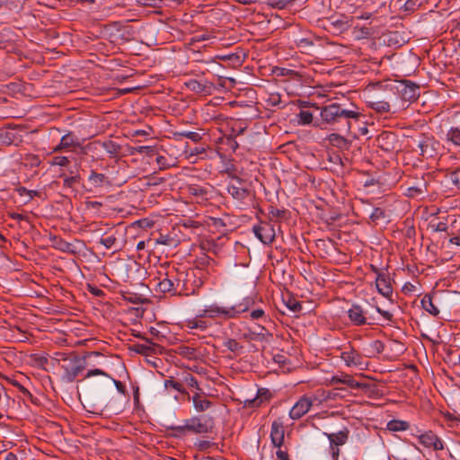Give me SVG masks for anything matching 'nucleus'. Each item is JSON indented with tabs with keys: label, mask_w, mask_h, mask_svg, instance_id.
<instances>
[{
	"label": "nucleus",
	"mask_w": 460,
	"mask_h": 460,
	"mask_svg": "<svg viewBox=\"0 0 460 460\" xmlns=\"http://www.w3.org/2000/svg\"><path fill=\"white\" fill-rule=\"evenodd\" d=\"M320 115L323 122L332 126V130L341 131L346 134L350 132V120L358 121L362 116L359 111L346 109L337 102L322 107Z\"/></svg>",
	"instance_id": "obj_1"
},
{
	"label": "nucleus",
	"mask_w": 460,
	"mask_h": 460,
	"mask_svg": "<svg viewBox=\"0 0 460 460\" xmlns=\"http://www.w3.org/2000/svg\"><path fill=\"white\" fill-rule=\"evenodd\" d=\"M102 354L97 351L87 352L80 357L76 352H56L51 358V361L57 363L63 370L62 378L66 382H74L76 376L85 369L87 366L86 359L91 356L99 357Z\"/></svg>",
	"instance_id": "obj_2"
},
{
	"label": "nucleus",
	"mask_w": 460,
	"mask_h": 460,
	"mask_svg": "<svg viewBox=\"0 0 460 460\" xmlns=\"http://www.w3.org/2000/svg\"><path fill=\"white\" fill-rule=\"evenodd\" d=\"M214 427V418L208 414H203L186 420L183 425L170 426L168 429L173 431L172 436L179 438L184 436L187 432L194 434L208 433L213 430Z\"/></svg>",
	"instance_id": "obj_3"
},
{
	"label": "nucleus",
	"mask_w": 460,
	"mask_h": 460,
	"mask_svg": "<svg viewBox=\"0 0 460 460\" xmlns=\"http://www.w3.org/2000/svg\"><path fill=\"white\" fill-rule=\"evenodd\" d=\"M385 89L404 102H413L420 97L419 84L410 80H394L385 84Z\"/></svg>",
	"instance_id": "obj_4"
},
{
	"label": "nucleus",
	"mask_w": 460,
	"mask_h": 460,
	"mask_svg": "<svg viewBox=\"0 0 460 460\" xmlns=\"http://www.w3.org/2000/svg\"><path fill=\"white\" fill-rule=\"evenodd\" d=\"M23 141L22 130L13 127L0 128V143L18 146Z\"/></svg>",
	"instance_id": "obj_5"
},
{
	"label": "nucleus",
	"mask_w": 460,
	"mask_h": 460,
	"mask_svg": "<svg viewBox=\"0 0 460 460\" xmlns=\"http://www.w3.org/2000/svg\"><path fill=\"white\" fill-rule=\"evenodd\" d=\"M51 246L63 252H67L72 255H76L80 252L83 246V242L75 240L74 243H68L59 236H50Z\"/></svg>",
	"instance_id": "obj_6"
},
{
	"label": "nucleus",
	"mask_w": 460,
	"mask_h": 460,
	"mask_svg": "<svg viewBox=\"0 0 460 460\" xmlns=\"http://www.w3.org/2000/svg\"><path fill=\"white\" fill-rule=\"evenodd\" d=\"M376 141L377 146L387 153L394 151L399 146L398 136L391 131H383L377 136Z\"/></svg>",
	"instance_id": "obj_7"
},
{
	"label": "nucleus",
	"mask_w": 460,
	"mask_h": 460,
	"mask_svg": "<svg viewBox=\"0 0 460 460\" xmlns=\"http://www.w3.org/2000/svg\"><path fill=\"white\" fill-rule=\"evenodd\" d=\"M323 27L325 30L333 34H341L349 29L350 23L347 16L341 15L337 18H327L324 22Z\"/></svg>",
	"instance_id": "obj_8"
},
{
	"label": "nucleus",
	"mask_w": 460,
	"mask_h": 460,
	"mask_svg": "<svg viewBox=\"0 0 460 460\" xmlns=\"http://www.w3.org/2000/svg\"><path fill=\"white\" fill-rule=\"evenodd\" d=\"M418 147L420 150V155L426 158H431L438 155L439 142L433 137L423 135L418 143Z\"/></svg>",
	"instance_id": "obj_9"
},
{
	"label": "nucleus",
	"mask_w": 460,
	"mask_h": 460,
	"mask_svg": "<svg viewBox=\"0 0 460 460\" xmlns=\"http://www.w3.org/2000/svg\"><path fill=\"white\" fill-rule=\"evenodd\" d=\"M313 405V401L306 395H303L289 411L292 420H299L306 414Z\"/></svg>",
	"instance_id": "obj_10"
},
{
	"label": "nucleus",
	"mask_w": 460,
	"mask_h": 460,
	"mask_svg": "<svg viewBox=\"0 0 460 460\" xmlns=\"http://www.w3.org/2000/svg\"><path fill=\"white\" fill-rule=\"evenodd\" d=\"M252 231L255 236L265 244H270L274 241L275 231L273 226L270 224L254 226Z\"/></svg>",
	"instance_id": "obj_11"
},
{
	"label": "nucleus",
	"mask_w": 460,
	"mask_h": 460,
	"mask_svg": "<svg viewBox=\"0 0 460 460\" xmlns=\"http://www.w3.org/2000/svg\"><path fill=\"white\" fill-rule=\"evenodd\" d=\"M419 442L428 448H433L435 451L444 449L443 441L432 431H427L419 437Z\"/></svg>",
	"instance_id": "obj_12"
},
{
	"label": "nucleus",
	"mask_w": 460,
	"mask_h": 460,
	"mask_svg": "<svg viewBox=\"0 0 460 460\" xmlns=\"http://www.w3.org/2000/svg\"><path fill=\"white\" fill-rule=\"evenodd\" d=\"M348 316L350 322L356 326L372 324V323L367 322L366 312L359 305H352L351 308L348 311Z\"/></svg>",
	"instance_id": "obj_13"
},
{
	"label": "nucleus",
	"mask_w": 460,
	"mask_h": 460,
	"mask_svg": "<svg viewBox=\"0 0 460 460\" xmlns=\"http://www.w3.org/2000/svg\"><path fill=\"white\" fill-rule=\"evenodd\" d=\"M284 424L280 419L275 420L271 424L270 439L276 447H280L284 443Z\"/></svg>",
	"instance_id": "obj_14"
},
{
	"label": "nucleus",
	"mask_w": 460,
	"mask_h": 460,
	"mask_svg": "<svg viewBox=\"0 0 460 460\" xmlns=\"http://www.w3.org/2000/svg\"><path fill=\"white\" fill-rule=\"evenodd\" d=\"M376 286L377 291L385 297L390 298L393 295V287L390 278L385 273H378L376 279Z\"/></svg>",
	"instance_id": "obj_15"
},
{
	"label": "nucleus",
	"mask_w": 460,
	"mask_h": 460,
	"mask_svg": "<svg viewBox=\"0 0 460 460\" xmlns=\"http://www.w3.org/2000/svg\"><path fill=\"white\" fill-rule=\"evenodd\" d=\"M398 97L386 95L385 99L376 98L373 102H369V106L379 113L388 112L390 111L391 103H397Z\"/></svg>",
	"instance_id": "obj_16"
},
{
	"label": "nucleus",
	"mask_w": 460,
	"mask_h": 460,
	"mask_svg": "<svg viewBox=\"0 0 460 460\" xmlns=\"http://www.w3.org/2000/svg\"><path fill=\"white\" fill-rule=\"evenodd\" d=\"M78 146H80L79 138L73 132L69 131L61 137L60 143L53 149V151L59 152Z\"/></svg>",
	"instance_id": "obj_17"
},
{
	"label": "nucleus",
	"mask_w": 460,
	"mask_h": 460,
	"mask_svg": "<svg viewBox=\"0 0 460 460\" xmlns=\"http://www.w3.org/2000/svg\"><path fill=\"white\" fill-rule=\"evenodd\" d=\"M143 340H145L148 344H134L131 347V350L145 356H149L155 354L156 350L159 349V346L155 343L150 341V340L144 338L140 334L136 335Z\"/></svg>",
	"instance_id": "obj_18"
},
{
	"label": "nucleus",
	"mask_w": 460,
	"mask_h": 460,
	"mask_svg": "<svg viewBox=\"0 0 460 460\" xmlns=\"http://www.w3.org/2000/svg\"><path fill=\"white\" fill-rule=\"evenodd\" d=\"M272 397V394L267 388H259L257 390V395L252 400H246L245 404L249 407L257 408L260 407L263 402H269Z\"/></svg>",
	"instance_id": "obj_19"
},
{
	"label": "nucleus",
	"mask_w": 460,
	"mask_h": 460,
	"mask_svg": "<svg viewBox=\"0 0 460 460\" xmlns=\"http://www.w3.org/2000/svg\"><path fill=\"white\" fill-rule=\"evenodd\" d=\"M349 430L348 428L344 427L341 430L337 433H324V435L330 440L331 445H334L336 447L343 446L346 444L349 438Z\"/></svg>",
	"instance_id": "obj_20"
},
{
	"label": "nucleus",
	"mask_w": 460,
	"mask_h": 460,
	"mask_svg": "<svg viewBox=\"0 0 460 460\" xmlns=\"http://www.w3.org/2000/svg\"><path fill=\"white\" fill-rule=\"evenodd\" d=\"M136 31L133 26L121 24L119 37H115L116 43H125L135 40Z\"/></svg>",
	"instance_id": "obj_21"
},
{
	"label": "nucleus",
	"mask_w": 460,
	"mask_h": 460,
	"mask_svg": "<svg viewBox=\"0 0 460 460\" xmlns=\"http://www.w3.org/2000/svg\"><path fill=\"white\" fill-rule=\"evenodd\" d=\"M330 144L341 150H348L351 146V141L344 136L338 133H332L327 137Z\"/></svg>",
	"instance_id": "obj_22"
},
{
	"label": "nucleus",
	"mask_w": 460,
	"mask_h": 460,
	"mask_svg": "<svg viewBox=\"0 0 460 460\" xmlns=\"http://www.w3.org/2000/svg\"><path fill=\"white\" fill-rule=\"evenodd\" d=\"M205 314H208V317H216L217 315H223L225 319L233 318V314L231 311V307H220L217 305H210L205 309Z\"/></svg>",
	"instance_id": "obj_23"
},
{
	"label": "nucleus",
	"mask_w": 460,
	"mask_h": 460,
	"mask_svg": "<svg viewBox=\"0 0 460 460\" xmlns=\"http://www.w3.org/2000/svg\"><path fill=\"white\" fill-rule=\"evenodd\" d=\"M105 376L106 378H108L110 381H111L114 384L115 387L117 388L119 393H120L121 394H126V387H125V385L120 381L112 378L109 374H107L106 372L102 371V369H99V368L91 369V370H89L87 372L85 377H90V376Z\"/></svg>",
	"instance_id": "obj_24"
},
{
	"label": "nucleus",
	"mask_w": 460,
	"mask_h": 460,
	"mask_svg": "<svg viewBox=\"0 0 460 460\" xmlns=\"http://www.w3.org/2000/svg\"><path fill=\"white\" fill-rule=\"evenodd\" d=\"M192 402L195 410L199 412L208 410L213 404V402L207 399L201 393H196L192 396Z\"/></svg>",
	"instance_id": "obj_25"
},
{
	"label": "nucleus",
	"mask_w": 460,
	"mask_h": 460,
	"mask_svg": "<svg viewBox=\"0 0 460 460\" xmlns=\"http://www.w3.org/2000/svg\"><path fill=\"white\" fill-rule=\"evenodd\" d=\"M227 192L234 199L239 201H243L251 194L250 190H248L245 186H227Z\"/></svg>",
	"instance_id": "obj_26"
},
{
	"label": "nucleus",
	"mask_w": 460,
	"mask_h": 460,
	"mask_svg": "<svg viewBox=\"0 0 460 460\" xmlns=\"http://www.w3.org/2000/svg\"><path fill=\"white\" fill-rule=\"evenodd\" d=\"M254 299L252 297H246L244 298L241 303L231 306V311L233 315V318L238 317L242 313L247 312L253 305H254Z\"/></svg>",
	"instance_id": "obj_27"
},
{
	"label": "nucleus",
	"mask_w": 460,
	"mask_h": 460,
	"mask_svg": "<svg viewBox=\"0 0 460 460\" xmlns=\"http://www.w3.org/2000/svg\"><path fill=\"white\" fill-rule=\"evenodd\" d=\"M420 303L422 308L430 314H432L433 316H438L439 314V309L433 303V296H431L430 294H426L422 297Z\"/></svg>",
	"instance_id": "obj_28"
},
{
	"label": "nucleus",
	"mask_w": 460,
	"mask_h": 460,
	"mask_svg": "<svg viewBox=\"0 0 460 460\" xmlns=\"http://www.w3.org/2000/svg\"><path fill=\"white\" fill-rule=\"evenodd\" d=\"M341 358L348 366H358L361 364V356L354 349L342 352Z\"/></svg>",
	"instance_id": "obj_29"
},
{
	"label": "nucleus",
	"mask_w": 460,
	"mask_h": 460,
	"mask_svg": "<svg viewBox=\"0 0 460 460\" xmlns=\"http://www.w3.org/2000/svg\"><path fill=\"white\" fill-rule=\"evenodd\" d=\"M121 24L122 23L120 22H113L111 23L105 25L104 31L111 42L116 43L115 37H119Z\"/></svg>",
	"instance_id": "obj_30"
},
{
	"label": "nucleus",
	"mask_w": 460,
	"mask_h": 460,
	"mask_svg": "<svg viewBox=\"0 0 460 460\" xmlns=\"http://www.w3.org/2000/svg\"><path fill=\"white\" fill-rule=\"evenodd\" d=\"M102 146L111 157H118L121 151V146L112 140H106L102 142Z\"/></svg>",
	"instance_id": "obj_31"
},
{
	"label": "nucleus",
	"mask_w": 460,
	"mask_h": 460,
	"mask_svg": "<svg viewBox=\"0 0 460 460\" xmlns=\"http://www.w3.org/2000/svg\"><path fill=\"white\" fill-rule=\"evenodd\" d=\"M385 349V344L383 341L379 340H376L369 344V347L367 349V356L368 358H374L377 355L381 354Z\"/></svg>",
	"instance_id": "obj_32"
},
{
	"label": "nucleus",
	"mask_w": 460,
	"mask_h": 460,
	"mask_svg": "<svg viewBox=\"0 0 460 460\" xmlns=\"http://www.w3.org/2000/svg\"><path fill=\"white\" fill-rule=\"evenodd\" d=\"M107 179L108 178L105 174L92 171L91 174L89 175L88 181L93 187L100 188L103 185L105 181H108Z\"/></svg>",
	"instance_id": "obj_33"
},
{
	"label": "nucleus",
	"mask_w": 460,
	"mask_h": 460,
	"mask_svg": "<svg viewBox=\"0 0 460 460\" xmlns=\"http://www.w3.org/2000/svg\"><path fill=\"white\" fill-rule=\"evenodd\" d=\"M386 428L390 431H403L410 428V424L405 420H392L387 423Z\"/></svg>",
	"instance_id": "obj_34"
},
{
	"label": "nucleus",
	"mask_w": 460,
	"mask_h": 460,
	"mask_svg": "<svg viewBox=\"0 0 460 460\" xmlns=\"http://www.w3.org/2000/svg\"><path fill=\"white\" fill-rule=\"evenodd\" d=\"M186 86L190 91L197 93H208V86L202 83H200L198 80L191 79L188 81L186 84Z\"/></svg>",
	"instance_id": "obj_35"
},
{
	"label": "nucleus",
	"mask_w": 460,
	"mask_h": 460,
	"mask_svg": "<svg viewBox=\"0 0 460 460\" xmlns=\"http://www.w3.org/2000/svg\"><path fill=\"white\" fill-rule=\"evenodd\" d=\"M189 193L196 196L205 198L208 193V188L205 186H200L198 184H190L188 187Z\"/></svg>",
	"instance_id": "obj_36"
},
{
	"label": "nucleus",
	"mask_w": 460,
	"mask_h": 460,
	"mask_svg": "<svg viewBox=\"0 0 460 460\" xmlns=\"http://www.w3.org/2000/svg\"><path fill=\"white\" fill-rule=\"evenodd\" d=\"M287 307L294 313H298L302 310V305L291 295H288L287 298H283Z\"/></svg>",
	"instance_id": "obj_37"
},
{
	"label": "nucleus",
	"mask_w": 460,
	"mask_h": 460,
	"mask_svg": "<svg viewBox=\"0 0 460 460\" xmlns=\"http://www.w3.org/2000/svg\"><path fill=\"white\" fill-rule=\"evenodd\" d=\"M166 276H168V274H166ZM157 287H158V289L163 293L172 292V291L175 292L174 283L168 277L160 280L157 284Z\"/></svg>",
	"instance_id": "obj_38"
},
{
	"label": "nucleus",
	"mask_w": 460,
	"mask_h": 460,
	"mask_svg": "<svg viewBox=\"0 0 460 460\" xmlns=\"http://www.w3.org/2000/svg\"><path fill=\"white\" fill-rule=\"evenodd\" d=\"M26 0H0V9L14 10L21 8Z\"/></svg>",
	"instance_id": "obj_39"
},
{
	"label": "nucleus",
	"mask_w": 460,
	"mask_h": 460,
	"mask_svg": "<svg viewBox=\"0 0 460 460\" xmlns=\"http://www.w3.org/2000/svg\"><path fill=\"white\" fill-rule=\"evenodd\" d=\"M60 177H64V188L75 189V186L80 182L79 174H75L73 176H66L65 174H61Z\"/></svg>",
	"instance_id": "obj_40"
},
{
	"label": "nucleus",
	"mask_w": 460,
	"mask_h": 460,
	"mask_svg": "<svg viewBox=\"0 0 460 460\" xmlns=\"http://www.w3.org/2000/svg\"><path fill=\"white\" fill-rule=\"evenodd\" d=\"M269 214L270 217V220H272L273 218H275L276 220H279V219H287L288 217L289 212L287 209H279V208L270 207Z\"/></svg>",
	"instance_id": "obj_41"
},
{
	"label": "nucleus",
	"mask_w": 460,
	"mask_h": 460,
	"mask_svg": "<svg viewBox=\"0 0 460 460\" xmlns=\"http://www.w3.org/2000/svg\"><path fill=\"white\" fill-rule=\"evenodd\" d=\"M427 191V184L422 183L419 186H412L407 189L406 195L411 198L418 197Z\"/></svg>",
	"instance_id": "obj_42"
},
{
	"label": "nucleus",
	"mask_w": 460,
	"mask_h": 460,
	"mask_svg": "<svg viewBox=\"0 0 460 460\" xmlns=\"http://www.w3.org/2000/svg\"><path fill=\"white\" fill-rule=\"evenodd\" d=\"M175 137H186L190 139L191 141L197 143L202 139V137L199 133L194 132V131H181V132H175Z\"/></svg>",
	"instance_id": "obj_43"
},
{
	"label": "nucleus",
	"mask_w": 460,
	"mask_h": 460,
	"mask_svg": "<svg viewBox=\"0 0 460 460\" xmlns=\"http://www.w3.org/2000/svg\"><path fill=\"white\" fill-rule=\"evenodd\" d=\"M7 381L12 385L16 387L19 390V392L22 394L23 396L29 398L31 402H33V395L31 394V393L27 388H25L22 384H20L17 380L7 378Z\"/></svg>",
	"instance_id": "obj_44"
},
{
	"label": "nucleus",
	"mask_w": 460,
	"mask_h": 460,
	"mask_svg": "<svg viewBox=\"0 0 460 460\" xmlns=\"http://www.w3.org/2000/svg\"><path fill=\"white\" fill-rule=\"evenodd\" d=\"M298 123L301 125H308L313 123V114L309 111L301 110L297 115Z\"/></svg>",
	"instance_id": "obj_45"
},
{
	"label": "nucleus",
	"mask_w": 460,
	"mask_h": 460,
	"mask_svg": "<svg viewBox=\"0 0 460 460\" xmlns=\"http://www.w3.org/2000/svg\"><path fill=\"white\" fill-rule=\"evenodd\" d=\"M447 139L456 146H460V129L458 128H452L447 134Z\"/></svg>",
	"instance_id": "obj_46"
},
{
	"label": "nucleus",
	"mask_w": 460,
	"mask_h": 460,
	"mask_svg": "<svg viewBox=\"0 0 460 460\" xmlns=\"http://www.w3.org/2000/svg\"><path fill=\"white\" fill-rule=\"evenodd\" d=\"M385 217H386L385 210L384 208H375L373 209L372 213L370 214L369 218L371 219V221L373 223L377 224L378 221L385 218Z\"/></svg>",
	"instance_id": "obj_47"
},
{
	"label": "nucleus",
	"mask_w": 460,
	"mask_h": 460,
	"mask_svg": "<svg viewBox=\"0 0 460 460\" xmlns=\"http://www.w3.org/2000/svg\"><path fill=\"white\" fill-rule=\"evenodd\" d=\"M183 382L190 386V387H194L196 390L199 391V392H202V389L199 386V383H198V380L196 379V377L194 376H192L191 374L190 373H186L183 376Z\"/></svg>",
	"instance_id": "obj_48"
},
{
	"label": "nucleus",
	"mask_w": 460,
	"mask_h": 460,
	"mask_svg": "<svg viewBox=\"0 0 460 460\" xmlns=\"http://www.w3.org/2000/svg\"><path fill=\"white\" fill-rule=\"evenodd\" d=\"M447 177L457 189H460V168L449 172Z\"/></svg>",
	"instance_id": "obj_49"
},
{
	"label": "nucleus",
	"mask_w": 460,
	"mask_h": 460,
	"mask_svg": "<svg viewBox=\"0 0 460 460\" xmlns=\"http://www.w3.org/2000/svg\"><path fill=\"white\" fill-rule=\"evenodd\" d=\"M224 346L232 352H238L243 349V346L234 339L227 340L224 342Z\"/></svg>",
	"instance_id": "obj_50"
},
{
	"label": "nucleus",
	"mask_w": 460,
	"mask_h": 460,
	"mask_svg": "<svg viewBox=\"0 0 460 460\" xmlns=\"http://www.w3.org/2000/svg\"><path fill=\"white\" fill-rule=\"evenodd\" d=\"M164 386L165 388H172L178 392H180L181 394H185V390L183 388V385L180 382H177L175 380H172V379H168V380H165L164 381Z\"/></svg>",
	"instance_id": "obj_51"
},
{
	"label": "nucleus",
	"mask_w": 460,
	"mask_h": 460,
	"mask_svg": "<svg viewBox=\"0 0 460 460\" xmlns=\"http://www.w3.org/2000/svg\"><path fill=\"white\" fill-rule=\"evenodd\" d=\"M134 150H135V152H137L138 154H146L149 156H153L157 154L155 147L150 146H139L134 147Z\"/></svg>",
	"instance_id": "obj_52"
},
{
	"label": "nucleus",
	"mask_w": 460,
	"mask_h": 460,
	"mask_svg": "<svg viewBox=\"0 0 460 460\" xmlns=\"http://www.w3.org/2000/svg\"><path fill=\"white\" fill-rule=\"evenodd\" d=\"M116 241H117V238L115 237V235L111 234V235L101 238L100 243L102 244L107 249H110L115 244Z\"/></svg>",
	"instance_id": "obj_53"
},
{
	"label": "nucleus",
	"mask_w": 460,
	"mask_h": 460,
	"mask_svg": "<svg viewBox=\"0 0 460 460\" xmlns=\"http://www.w3.org/2000/svg\"><path fill=\"white\" fill-rule=\"evenodd\" d=\"M155 161L159 165L160 170H165L172 166V164L169 162L168 158L164 155H157Z\"/></svg>",
	"instance_id": "obj_54"
},
{
	"label": "nucleus",
	"mask_w": 460,
	"mask_h": 460,
	"mask_svg": "<svg viewBox=\"0 0 460 460\" xmlns=\"http://www.w3.org/2000/svg\"><path fill=\"white\" fill-rule=\"evenodd\" d=\"M188 327L194 329L199 328L201 330H205L207 328V323L204 321L198 320V319H192L188 321Z\"/></svg>",
	"instance_id": "obj_55"
},
{
	"label": "nucleus",
	"mask_w": 460,
	"mask_h": 460,
	"mask_svg": "<svg viewBox=\"0 0 460 460\" xmlns=\"http://www.w3.org/2000/svg\"><path fill=\"white\" fill-rule=\"evenodd\" d=\"M348 386H349L350 388H353V389H355V388L367 389V388H368L369 385L358 383L350 376V377H348Z\"/></svg>",
	"instance_id": "obj_56"
},
{
	"label": "nucleus",
	"mask_w": 460,
	"mask_h": 460,
	"mask_svg": "<svg viewBox=\"0 0 460 460\" xmlns=\"http://www.w3.org/2000/svg\"><path fill=\"white\" fill-rule=\"evenodd\" d=\"M70 163L66 156H55L52 161V164L59 166H67Z\"/></svg>",
	"instance_id": "obj_57"
},
{
	"label": "nucleus",
	"mask_w": 460,
	"mask_h": 460,
	"mask_svg": "<svg viewBox=\"0 0 460 460\" xmlns=\"http://www.w3.org/2000/svg\"><path fill=\"white\" fill-rule=\"evenodd\" d=\"M31 164V166L38 167L41 164V160L37 155H28L25 158Z\"/></svg>",
	"instance_id": "obj_58"
},
{
	"label": "nucleus",
	"mask_w": 460,
	"mask_h": 460,
	"mask_svg": "<svg viewBox=\"0 0 460 460\" xmlns=\"http://www.w3.org/2000/svg\"><path fill=\"white\" fill-rule=\"evenodd\" d=\"M417 1L418 0H407L404 3V10L405 11H414L417 6Z\"/></svg>",
	"instance_id": "obj_59"
},
{
	"label": "nucleus",
	"mask_w": 460,
	"mask_h": 460,
	"mask_svg": "<svg viewBox=\"0 0 460 460\" xmlns=\"http://www.w3.org/2000/svg\"><path fill=\"white\" fill-rule=\"evenodd\" d=\"M265 315V313L262 309H255L251 312L250 316L252 319H260L263 318Z\"/></svg>",
	"instance_id": "obj_60"
},
{
	"label": "nucleus",
	"mask_w": 460,
	"mask_h": 460,
	"mask_svg": "<svg viewBox=\"0 0 460 460\" xmlns=\"http://www.w3.org/2000/svg\"><path fill=\"white\" fill-rule=\"evenodd\" d=\"M376 311L387 321H389V322L393 321V314L391 313H389L388 311H385L378 306L376 307Z\"/></svg>",
	"instance_id": "obj_61"
},
{
	"label": "nucleus",
	"mask_w": 460,
	"mask_h": 460,
	"mask_svg": "<svg viewBox=\"0 0 460 460\" xmlns=\"http://www.w3.org/2000/svg\"><path fill=\"white\" fill-rule=\"evenodd\" d=\"M228 186H245V181L240 177L234 176Z\"/></svg>",
	"instance_id": "obj_62"
},
{
	"label": "nucleus",
	"mask_w": 460,
	"mask_h": 460,
	"mask_svg": "<svg viewBox=\"0 0 460 460\" xmlns=\"http://www.w3.org/2000/svg\"><path fill=\"white\" fill-rule=\"evenodd\" d=\"M276 456L279 460H290L288 452L279 449Z\"/></svg>",
	"instance_id": "obj_63"
},
{
	"label": "nucleus",
	"mask_w": 460,
	"mask_h": 460,
	"mask_svg": "<svg viewBox=\"0 0 460 460\" xmlns=\"http://www.w3.org/2000/svg\"><path fill=\"white\" fill-rule=\"evenodd\" d=\"M89 291L96 296H102L104 295V292L96 287L89 286Z\"/></svg>",
	"instance_id": "obj_64"
}]
</instances>
